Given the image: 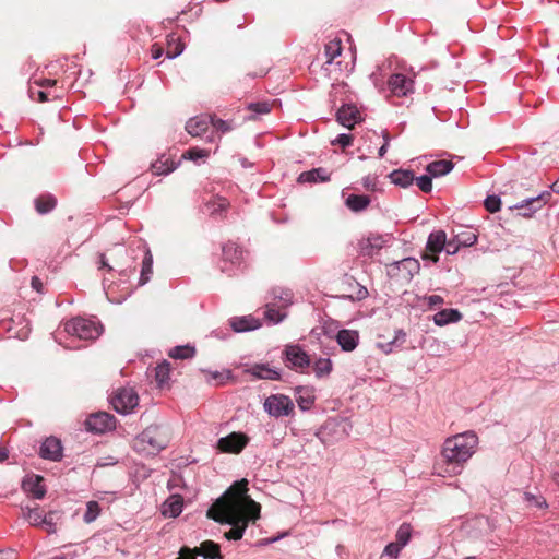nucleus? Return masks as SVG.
<instances>
[{
    "mask_svg": "<svg viewBox=\"0 0 559 559\" xmlns=\"http://www.w3.org/2000/svg\"><path fill=\"white\" fill-rule=\"evenodd\" d=\"M248 480L234 483L222 498L207 510V516L231 527L224 533L228 540L242 538L249 522L260 518L261 506L248 496Z\"/></svg>",
    "mask_w": 559,
    "mask_h": 559,
    "instance_id": "obj_1",
    "label": "nucleus"
},
{
    "mask_svg": "<svg viewBox=\"0 0 559 559\" xmlns=\"http://www.w3.org/2000/svg\"><path fill=\"white\" fill-rule=\"evenodd\" d=\"M478 445V437L474 431H465L447 438L441 450L442 466L436 465V473L440 476L457 475L462 472L463 465L473 456Z\"/></svg>",
    "mask_w": 559,
    "mask_h": 559,
    "instance_id": "obj_2",
    "label": "nucleus"
},
{
    "mask_svg": "<svg viewBox=\"0 0 559 559\" xmlns=\"http://www.w3.org/2000/svg\"><path fill=\"white\" fill-rule=\"evenodd\" d=\"M134 259L129 255V251L121 245L115 246L108 254L100 253L98 257V269L107 270V274L115 277H131L134 274Z\"/></svg>",
    "mask_w": 559,
    "mask_h": 559,
    "instance_id": "obj_3",
    "label": "nucleus"
},
{
    "mask_svg": "<svg viewBox=\"0 0 559 559\" xmlns=\"http://www.w3.org/2000/svg\"><path fill=\"white\" fill-rule=\"evenodd\" d=\"M168 441L162 427L151 425L134 439L133 449L145 455H155L167 447Z\"/></svg>",
    "mask_w": 559,
    "mask_h": 559,
    "instance_id": "obj_4",
    "label": "nucleus"
},
{
    "mask_svg": "<svg viewBox=\"0 0 559 559\" xmlns=\"http://www.w3.org/2000/svg\"><path fill=\"white\" fill-rule=\"evenodd\" d=\"M103 286L107 299L115 304L124 301L132 294L134 288L130 282V277H121L119 275L112 277L109 274L104 275Z\"/></svg>",
    "mask_w": 559,
    "mask_h": 559,
    "instance_id": "obj_5",
    "label": "nucleus"
},
{
    "mask_svg": "<svg viewBox=\"0 0 559 559\" xmlns=\"http://www.w3.org/2000/svg\"><path fill=\"white\" fill-rule=\"evenodd\" d=\"M64 331L79 340L93 341L102 334V325L94 320L79 317L66 322Z\"/></svg>",
    "mask_w": 559,
    "mask_h": 559,
    "instance_id": "obj_6",
    "label": "nucleus"
},
{
    "mask_svg": "<svg viewBox=\"0 0 559 559\" xmlns=\"http://www.w3.org/2000/svg\"><path fill=\"white\" fill-rule=\"evenodd\" d=\"M264 411L274 418L288 417L295 414L293 400L281 393L271 394L263 403Z\"/></svg>",
    "mask_w": 559,
    "mask_h": 559,
    "instance_id": "obj_7",
    "label": "nucleus"
},
{
    "mask_svg": "<svg viewBox=\"0 0 559 559\" xmlns=\"http://www.w3.org/2000/svg\"><path fill=\"white\" fill-rule=\"evenodd\" d=\"M110 403L116 412L121 414H129L138 405L139 396L133 389L121 388L115 392Z\"/></svg>",
    "mask_w": 559,
    "mask_h": 559,
    "instance_id": "obj_8",
    "label": "nucleus"
},
{
    "mask_svg": "<svg viewBox=\"0 0 559 559\" xmlns=\"http://www.w3.org/2000/svg\"><path fill=\"white\" fill-rule=\"evenodd\" d=\"M250 438L243 432H231L217 440L216 448L222 453L239 454L249 443Z\"/></svg>",
    "mask_w": 559,
    "mask_h": 559,
    "instance_id": "obj_9",
    "label": "nucleus"
},
{
    "mask_svg": "<svg viewBox=\"0 0 559 559\" xmlns=\"http://www.w3.org/2000/svg\"><path fill=\"white\" fill-rule=\"evenodd\" d=\"M285 360L287 367L298 372H308L310 358L299 345H288L285 348Z\"/></svg>",
    "mask_w": 559,
    "mask_h": 559,
    "instance_id": "obj_10",
    "label": "nucleus"
},
{
    "mask_svg": "<svg viewBox=\"0 0 559 559\" xmlns=\"http://www.w3.org/2000/svg\"><path fill=\"white\" fill-rule=\"evenodd\" d=\"M85 427L88 431L95 433H104L108 430L115 429V417L106 412H98L90 415L85 420Z\"/></svg>",
    "mask_w": 559,
    "mask_h": 559,
    "instance_id": "obj_11",
    "label": "nucleus"
},
{
    "mask_svg": "<svg viewBox=\"0 0 559 559\" xmlns=\"http://www.w3.org/2000/svg\"><path fill=\"white\" fill-rule=\"evenodd\" d=\"M445 238L447 235L443 230L431 233L428 237L426 252L423 254V259L437 263L439 260L438 254L443 250V247H445Z\"/></svg>",
    "mask_w": 559,
    "mask_h": 559,
    "instance_id": "obj_12",
    "label": "nucleus"
},
{
    "mask_svg": "<svg viewBox=\"0 0 559 559\" xmlns=\"http://www.w3.org/2000/svg\"><path fill=\"white\" fill-rule=\"evenodd\" d=\"M550 198V191H543L537 197L523 200L521 203L515 205V209L523 210L520 215L530 218L535 212L539 211L545 204H547Z\"/></svg>",
    "mask_w": 559,
    "mask_h": 559,
    "instance_id": "obj_13",
    "label": "nucleus"
},
{
    "mask_svg": "<svg viewBox=\"0 0 559 559\" xmlns=\"http://www.w3.org/2000/svg\"><path fill=\"white\" fill-rule=\"evenodd\" d=\"M389 88L395 96H407L414 91V81L402 73H394L389 79Z\"/></svg>",
    "mask_w": 559,
    "mask_h": 559,
    "instance_id": "obj_14",
    "label": "nucleus"
},
{
    "mask_svg": "<svg viewBox=\"0 0 559 559\" xmlns=\"http://www.w3.org/2000/svg\"><path fill=\"white\" fill-rule=\"evenodd\" d=\"M39 454L45 460L60 461L62 459L61 441L55 437L45 439L40 445Z\"/></svg>",
    "mask_w": 559,
    "mask_h": 559,
    "instance_id": "obj_15",
    "label": "nucleus"
},
{
    "mask_svg": "<svg viewBox=\"0 0 559 559\" xmlns=\"http://www.w3.org/2000/svg\"><path fill=\"white\" fill-rule=\"evenodd\" d=\"M359 333L356 330L342 329L335 340L344 352H353L359 344Z\"/></svg>",
    "mask_w": 559,
    "mask_h": 559,
    "instance_id": "obj_16",
    "label": "nucleus"
},
{
    "mask_svg": "<svg viewBox=\"0 0 559 559\" xmlns=\"http://www.w3.org/2000/svg\"><path fill=\"white\" fill-rule=\"evenodd\" d=\"M396 269L404 281L409 282L420 270L419 261L414 258L402 259L392 264V271Z\"/></svg>",
    "mask_w": 559,
    "mask_h": 559,
    "instance_id": "obj_17",
    "label": "nucleus"
},
{
    "mask_svg": "<svg viewBox=\"0 0 559 559\" xmlns=\"http://www.w3.org/2000/svg\"><path fill=\"white\" fill-rule=\"evenodd\" d=\"M360 120V111L354 105H343L337 111V121L348 129H352Z\"/></svg>",
    "mask_w": 559,
    "mask_h": 559,
    "instance_id": "obj_18",
    "label": "nucleus"
},
{
    "mask_svg": "<svg viewBox=\"0 0 559 559\" xmlns=\"http://www.w3.org/2000/svg\"><path fill=\"white\" fill-rule=\"evenodd\" d=\"M229 324L237 333L253 331L261 326L259 319L252 316L234 317L229 320Z\"/></svg>",
    "mask_w": 559,
    "mask_h": 559,
    "instance_id": "obj_19",
    "label": "nucleus"
},
{
    "mask_svg": "<svg viewBox=\"0 0 559 559\" xmlns=\"http://www.w3.org/2000/svg\"><path fill=\"white\" fill-rule=\"evenodd\" d=\"M247 372L257 379L280 380L281 371L267 364H255L247 369Z\"/></svg>",
    "mask_w": 559,
    "mask_h": 559,
    "instance_id": "obj_20",
    "label": "nucleus"
},
{
    "mask_svg": "<svg viewBox=\"0 0 559 559\" xmlns=\"http://www.w3.org/2000/svg\"><path fill=\"white\" fill-rule=\"evenodd\" d=\"M44 479L39 475H31L26 479L23 480L22 487L24 491L28 492L36 499L44 498L46 493L45 486L43 484Z\"/></svg>",
    "mask_w": 559,
    "mask_h": 559,
    "instance_id": "obj_21",
    "label": "nucleus"
},
{
    "mask_svg": "<svg viewBox=\"0 0 559 559\" xmlns=\"http://www.w3.org/2000/svg\"><path fill=\"white\" fill-rule=\"evenodd\" d=\"M295 399L301 411H309L316 401L314 389L311 386H297Z\"/></svg>",
    "mask_w": 559,
    "mask_h": 559,
    "instance_id": "obj_22",
    "label": "nucleus"
},
{
    "mask_svg": "<svg viewBox=\"0 0 559 559\" xmlns=\"http://www.w3.org/2000/svg\"><path fill=\"white\" fill-rule=\"evenodd\" d=\"M331 179V173L326 168L318 167L308 171H304L298 177V182L318 183L328 182Z\"/></svg>",
    "mask_w": 559,
    "mask_h": 559,
    "instance_id": "obj_23",
    "label": "nucleus"
},
{
    "mask_svg": "<svg viewBox=\"0 0 559 559\" xmlns=\"http://www.w3.org/2000/svg\"><path fill=\"white\" fill-rule=\"evenodd\" d=\"M190 551L194 557L195 555H200L205 559H223L218 544L212 540L203 542L200 548H195L194 550L190 549Z\"/></svg>",
    "mask_w": 559,
    "mask_h": 559,
    "instance_id": "obj_24",
    "label": "nucleus"
},
{
    "mask_svg": "<svg viewBox=\"0 0 559 559\" xmlns=\"http://www.w3.org/2000/svg\"><path fill=\"white\" fill-rule=\"evenodd\" d=\"M462 319V313L457 309H443L433 316V323L438 326H444L450 323H456Z\"/></svg>",
    "mask_w": 559,
    "mask_h": 559,
    "instance_id": "obj_25",
    "label": "nucleus"
},
{
    "mask_svg": "<svg viewBox=\"0 0 559 559\" xmlns=\"http://www.w3.org/2000/svg\"><path fill=\"white\" fill-rule=\"evenodd\" d=\"M210 119L206 117H194L187 121L186 130L192 136H201L207 131Z\"/></svg>",
    "mask_w": 559,
    "mask_h": 559,
    "instance_id": "obj_26",
    "label": "nucleus"
},
{
    "mask_svg": "<svg viewBox=\"0 0 559 559\" xmlns=\"http://www.w3.org/2000/svg\"><path fill=\"white\" fill-rule=\"evenodd\" d=\"M384 242L385 241L382 236L368 237L360 245L361 254L373 257L376 253H378L379 250L382 249Z\"/></svg>",
    "mask_w": 559,
    "mask_h": 559,
    "instance_id": "obj_27",
    "label": "nucleus"
},
{
    "mask_svg": "<svg viewBox=\"0 0 559 559\" xmlns=\"http://www.w3.org/2000/svg\"><path fill=\"white\" fill-rule=\"evenodd\" d=\"M371 202V199L365 194H349L345 200V205L353 212L365 211Z\"/></svg>",
    "mask_w": 559,
    "mask_h": 559,
    "instance_id": "obj_28",
    "label": "nucleus"
},
{
    "mask_svg": "<svg viewBox=\"0 0 559 559\" xmlns=\"http://www.w3.org/2000/svg\"><path fill=\"white\" fill-rule=\"evenodd\" d=\"M391 181L402 188H407L414 183L415 176L412 170L396 169L389 175Z\"/></svg>",
    "mask_w": 559,
    "mask_h": 559,
    "instance_id": "obj_29",
    "label": "nucleus"
},
{
    "mask_svg": "<svg viewBox=\"0 0 559 559\" xmlns=\"http://www.w3.org/2000/svg\"><path fill=\"white\" fill-rule=\"evenodd\" d=\"M223 258L233 264H239L243 259V251L235 242H227L223 246Z\"/></svg>",
    "mask_w": 559,
    "mask_h": 559,
    "instance_id": "obj_30",
    "label": "nucleus"
},
{
    "mask_svg": "<svg viewBox=\"0 0 559 559\" xmlns=\"http://www.w3.org/2000/svg\"><path fill=\"white\" fill-rule=\"evenodd\" d=\"M453 169V163L447 159H440L427 165L426 170L431 177H440L449 174Z\"/></svg>",
    "mask_w": 559,
    "mask_h": 559,
    "instance_id": "obj_31",
    "label": "nucleus"
},
{
    "mask_svg": "<svg viewBox=\"0 0 559 559\" xmlns=\"http://www.w3.org/2000/svg\"><path fill=\"white\" fill-rule=\"evenodd\" d=\"M229 207V202L226 198L215 197L205 203L207 213L212 216L222 215Z\"/></svg>",
    "mask_w": 559,
    "mask_h": 559,
    "instance_id": "obj_32",
    "label": "nucleus"
},
{
    "mask_svg": "<svg viewBox=\"0 0 559 559\" xmlns=\"http://www.w3.org/2000/svg\"><path fill=\"white\" fill-rule=\"evenodd\" d=\"M152 273H153V258H152L151 252L148 250H145L138 286H142V285L146 284L150 281Z\"/></svg>",
    "mask_w": 559,
    "mask_h": 559,
    "instance_id": "obj_33",
    "label": "nucleus"
},
{
    "mask_svg": "<svg viewBox=\"0 0 559 559\" xmlns=\"http://www.w3.org/2000/svg\"><path fill=\"white\" fill-rule=\"evenodd\" d=\"M57 200L51 194L39 195L35 199L36 211L40 214L49 213L55 209Z\"/></svg>",
    "mask_w": 559,
    "mask_h": 559,
    "instance_id": "obj_34",
    "label": "nucleus"
},
{
    "mask_svg": "<svg viewBox=\"0 0 559 559\" xmlns=\"http://www.w3.org/2000/svg\"><path fill=\"white\" fill-rule=\"evenodd\" d=\"M45 512L39 507L35 508H26L24 510V516L25 519L33 525V526H41L44 520Z\"/></svg>",
    "mask_w": 559,
    "mask_h": 559,
    "instance_id": "obj_35",
    "label": "nucleus"
},
{
    "mask_svg": "<svg viewBox=\"0 0 559 559\" xmlns=\"http://www.w3.org/2000/svg\"><path fill=\"white\" fill-rule=\"evenodd\" d=\"M170 378V364L166 360L158 364L155 368V379L159 386L168 382Z\"/></svg>",
    "mask_w": 559,
    "mask_h": 559,
    "instance_id": "obj_36",
    "label": "nucleus"
},
{
    "mask_svg": "<svg viewBox=\"0 0 559 559\" xmlns=\"http://www.w3.org/2000/svg\"><path fill=\"white\" fill-rule=\"evenodd\" d=\"M194 355L195 348L189 345L176 346L169 352V356L174 359H188Z\"/></svg>",
    "mask_w": 559,
    "mask_h": 559,
    "instance_id": "obj_37",
    "label": "nucleus"
},
{
    "mask_svg": "<svg viewBox=\"0 0 559 559\" xmlns=\"http://www.w3.org/2000/svg\"><path fill=\"white\" fill-rule=\"evenodd\" d=\"M313 371L317 378H323L331 373L332 361L330 358H319L313 365Z\"/></svg>",
    "mask_w": 559,
    "mask_h": 559,
    "instance_id": "obj_38",
    "label": "nucleus"
},
{
    "mask_svg": "<svg viewBox=\"0 0 559 559\" xmlns=\"http://www.w3.org/2000/svg\"><path fill=\"white\" fill-rule=\"evenodd\" d=\"M454 237L455 241L459 242L461 247H471L477 241V235L471 229L463 230Z\"/></svg>",
    "mask_w": 559,
    "mask_h": 559,
    "instance_id": "obj_39",
    "label": "nucleus"
},
{
    "mask_svg": "<svg viewBox=\"0 0 559 559\" xmlns=\"http://www.w3.org/2000/svg\"><path fill=\"white\" fill-rule=\"evenodd\" d=\"M100 510H102L100 506L97 501H94V500L88 501L86 503V511L83 515L84 522L85 523L94 522L98 518Z\"/></svg>",
    "mask_w": 559,
    "mask_h": 559,
    "instance_id": "obj_40",
    "label": "nucleus"
},
{
    "mask_svg": "<svg viewBox=\"0 0 559 559\" xmlns=\"http://www.w3.org/2000/svg\"><path fill=\"white\" fill-rule=\"evenodd\" d=\"M412 526L408 523H403L396 532V543L401 546H406L412 536Z\"/></svg>",
    "mask_w": 559,
    "mask_h": 559,
    "instance_id": "obj_41",
    "label": "nucleus"
},
{
    "mask_svg": "<svg viewBox=\"0 0 559 559\" xmlns=\"http://www.w3.org/2000/svg\"><path fill=\"white\" fill-rule=\"evenodd\" d=\"M175 169L174 163H169V159H158L152 164V170L155 175H167Z\"/></svg>",
    "mask_w": 559,
    "mask_h": 559,
    "instance_id": "obj_42",
    "label": "nucleus"
},
{
    "mask_svg": "<svg viewBox=\"0 0 559 559\" xmlns=\"http://www.w3.org/2000/svg\"><path fill=\"white\" fill-rule=\"evenodd\" d=\"M248 109L252 112L250 119H254L258 115H265L271 111V105L267 102L250 103Z\"/></svg>",
    "mask_w": 559,
    "mask_h": 559,
    "instance_id": "obj_43",
    "label": "nucleus"
},
{
    "mask_svg": "<svg viewBox=\"0 0 559 559\" xmlns=\"http://www.w3.org/2000/svg\"><path fill=\"white\" fill-rule=\"evenodd\" d=\"M341 51V40H331L328 43L325 45V56L328 57V63H331L336 57H338Z\"/></svg>",
    "mask_w": 559,
    "mask_h": 559,
    "instance_id": "obj_44",
    "label": "nucleus"
},
{
    "mask_svg": "<svg viewBox=\"0 0 559 559\" xmlns=\"http://www.w3.org/2000/svg\"><path fill=\"white\" fill-rule=\"evenodd\" d=\"M182 512V501L179 497H173L167 504V509L164 513H168L169 516L176 518Z\"/></svg>",
    "mask_w": 559,
    "mask_h": 559,
    "instance_id": "obj_45",
    "label": "nucleus"
},
{
    "mask_svg": "<svg viewBox=\"0 0 559 559\" xmlns=\"http://www.w3.org/2000/svg\"><path fill=\"white\" fill-rule=\"evenodd\" d=\"M524 500L539 509L548 508V503L543 496H537L532 492H524Z\"/></svg>",
    "mask_w": 559,
    "mask_h": 559,
    "instance_id": "obj_46",
    "label": "nucleus"
},
{
    "mask_svg": "<svg viewBox=\"0 0 559 559\" xmlns=\"http://www.w3.org/2000/svg\"><path fill=\"white\" fill-rule=\"evenodd\" d=\"M417 187L425 193H428L432 190V177L430 174L423 175L419 177H415L414 180Z\"/></svg>",
    "mask_w": 559,
    "mask_h": 559,
    "instance_id": "obj_47",
    "label": "nucleus"
},
{
    "mask_svg": "<svg viewBox=\"0 0 559 559\" xmlns=\"http://www.w3.org/2000/svg\"><path fill=\"white\" fill-rule=\"evenodd\" d=\"M331 426L341 429L343 437H347L349 435V430L352 429V425L347 419L328 421L324 429H329Z\"/></svg>",
    "mask_w": 559,
    "mask_h": 559,
    "instance_id": "obj_48",
    "label": "nucleus"
},
{
    "mask_svg": "<svg viewBox=\"0 0 559 559\" xmlns=\"http://www.w3.org/2000/svg\"><path fill=\"white\" fill-rule=\"evenodd\" d=\"M230 371H210L209 372V382H214L217 385L224 384L227 380L230 379Z\"/></svg>",
    "mask_w": 559,
    "mask_h": 559,
    "instance_id": "obj_49",
    "label": "nucleus"
},
{
    "mask_svg": "<svg viewBox=\"0 0 559 559\" xmlns=\"http://www.w3.org/2000/svg\"><path fill=\"white\" fill-rule=\"evenodd\" d=\"M264 314L265 318L272 323H280L286 317L285 312H283L280 309H274L272 307H267Z\"/></svg>",
    "mask_w": 559,
    "mask_h": 559,
    "instance_id": "obj_50",
    "label": "nucleus"
},
{
    "mask_svg": "<svg viewBox=\"0 0 559 559\" xmlns=\"http://www.w3.org/2000/svg\"><path fill=\"white\" fill-rule=\"evenodd\" d=\"M57 512H48L45 513L41 526L46 528L48 533H53L56 531V521H57Z\"/></svg>",
    "mask_w": 559,
    "mask_h": 559,
    "instance_id": "obj_51",
    "label": "nucleus"
},
{
    "mask_svg": "<svg viewBox=\"0 0 559 559\" xmlns=\"http://www.w3.org/2000/svg\"><path fill=\"white\" fill-rule=\"evenodd\" d=\"M484 205L488 212L496 213L500 210L501 200L497 195H488L484 201Z\"/></svg>",
    "mask_w": 559,
    "mask_h": 559,
    "instance_id": "obj_52",
    "label": "nucleus"
},
{
    "mask_svg": "<svg viewBox=\"0 0 559 559\" xmlns=\"http://www.w3.org/2000/svg\"><path fill=\"white\" fill-rule=\"evenodd\" d=\"M207 156H209V151L201 150V148H198V147L190 148V150H188L183 154L185 158H188V159H191V160H198L200 158H206Z\"/></svg>",
    "mask_w": 559,
    "mask_h": 559,
    "instance_id": "obj_53",
    "label": "nucleus"
},
{
    "mask_svg": "<svg viewBox=\"0 0 559 559\" xmlns=\"http://www.w3.org/2000/svg\"><path fill=\"white\" fill-rule=\"evenodd\" d=\"M354 136L352 134L342 133L337 135L331 143L333 145H340L342 148H346L353 144Z\"/></svg>",
    "mask_w": 559,
    "mask_h": 559,
    "instance_id": "obj_54",
    "label": "nucleus"
},
{
    "mask_svg": "<svg viewBox=\"0 0 559 559\" xmlns=\"http://www.w3.org/2000/svg\"><path fill=\"white\" fill-rule=\"evenodd\" d=\"M209 119H210V124H212L213 128L217 131L225 133V132H228L231 130L230 124L225 120H222L219 118H213V117H210Z\"/></svg>",
    "mask_w": 559,
    "mask_h": 559,
    "instance_id": "obj_55",
    "label": "nucleus"
},
{
    "mask_svg": "<svg viewBox=\"0 0 559 559\" xmlns=\"http://www.w3.org/2000/svg\"><path fill=\"white\" fill-rule=\"evenodd\" d=\"M79 556V552L76 549H73L71 546H64L63 550L53 556L51 559H74Z\"/></svg>",
    "mask_w": 559,
    "mask_h": 559,
    "instance_id": "obj_56",
    "label": "nucleus"
},
{
    "mask_svg": "<svg viewBox=\"0 0 559 559\" xmlns=\"http://www.w3.org/2000/svg\"><path fill=\"white\" fill-rule=\"evenodd\" d=\"M403 546H401L399 543L393 542L385 546L383 555H386L391 558H397L399 554L401 552Z\"/></svg>",
    "mask_w": 559,
    "mask_h": 559,
    "instance_id": "obj_57",
    "label": "nucleus"
},
{
    "mask_svg": "<svg viewBox=\"0 0 559 559\" xmlns=\"http://www.w3.org/2000/svg\"><path fill=\"white\" fill-rule=\"evenodd\" d=\"M182 51H183V45L181 43L177 41L174 47L169 43V47L167 49L166 56L169 59H174V58L178 57L179 55H181Z\"/></svg>",
    "mask_w": 559,
    "mask_h": 559,
    "instance_id": "obj_58",
    "label": "nucleus"
},
{
    "mask_svg": "<svg viewBox=\"0 0 559 559\" xmlns=\"http://www.w3.org/2000/svg\"><path fill=\"white\" fill-rule=\"evenodd\" d=\"M424 301H426V304L430 307V308H435L437 306H440L444 302L443 298L439 295H429V296H425L424 298Z\"/></svg>",
    "mask_w": 559,
    "mask_h": 559,
    "instance_id": "obj_59",
    "label": "nucleus"
},
{
    "mask_svg": "<svg viewBox=\"0 0 559 559\" xmlns=\"http://www.w3.org/2000/svg\"><path fill=\"white\" fill-rule=\"evenodd\" d=\"M460 247L461 245L456 242L455 237H453V239L451 240L445 239V247H443V250H445L448 254H455L459 251Z\"/></svg>",
    "mask_w": 559,
    "mask_h": 559,
    "instance_id": "obj_60",
    "label": "nucleus"
},
{
    "mask_svg": "<svg viewBox=\"0 0 559 559\" xmlns=\"http://www.w3.org/2000/svg\"><path fill=\"white\" fill-rule=\"evenodd\" d=\"M362 186L370 191H376L377 189V177L368 175L362 178Z\"/></svg>",
    "mask_w": 559,
    "mask_h": 559,
    "instance_id": "obj_61",
    "label": "nucleus"
},
{
    "mask_svg": "<svg viewBox=\"0 0 559 559\" xmlns=\"http://www.w3.org/2000/svg\"><path fill=\"white\" fill-rule=\"evenodd\" d=\"M406 341V333L403 330H397L395 332L394 340L390 343V345H399L402 346Z\"/></svg>",
    "mask_w": 559,
    "mask_h": 559,
    "instance_id": "obj_62",
    "label": "nucleus"
},
{
    "mask_svg": "<svg viewBox=\"0 0 559 559\" xmlns=\"http://www.w3.org/2000/svg\"><path fill=\"white\" fill-rule=\"evenodd\" d=\"M35 83L43 88H48L55 86L57 84V81L52 79H41L35 81Z\"/></svg>",
    "mask_w": 559,
    "mask_h": 559,
    "instance_id": "obj_63",
    "label": "nucleus"
},
{
    "mask_svg": "<svg viewBox=\"0 0 559 559\" xmlns=\"http://www.w3.org/2000/svg\"><path fill=\"white\" fill-rule=\"evenodd\" d=\"M0 559H16V552L13 549L1 550Z\"/></svg>",
    "mask_w": 559,
    "mask_h": 559,
    "instance_id": "obj_64",
    "label": "nucleus"
}]
</instances>
